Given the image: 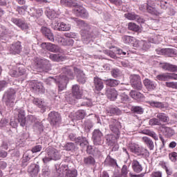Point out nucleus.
Wrapping results in <instances>:
<instances>
[{
  "instance_id": "obj_50",
  "label": "nucleus",
  "mask_w": 177,
  "mask_h": 177,
  "mask_svg": "<svg viewBox=\"0 0 177 177\" xmlns=\"http://www.w3.org/2000/svg\"><path fill=\"white\" fill-rule=\"evenodd\" d=\"M111 74L113 78H118L121 75V71L118 68H113L111 70Z\"/></svg>"
},
{
  "instance_id": "obj_43",
  "label": "nucleus",
  "mask_w": 177,
  "mask_h": 177,
  "mask_svg": "<svg viewBox=\"0 0 177 177\" xmlns=\"http://www.w3.org/2000/svg\"><path fill=\"white\" fill-rule=\"evenodd\" d=\"M105 82L108 86H117L120 84V81L114 79H108Z\"/></svg>"
},
{
  "instance_id": "obj_59",
  "label": "nucleus",
  "mask_w": 177,
  "mask_h": 177,
  "mask_svg": "<svg viewBox=\"0 0 177 177\" xmlns=\"http://www.w3.org/2000/svg\"><path fill=\"white\" fill-rule=\"evenodd\" d=\"M121 176L122 177L128 176V167L127 165H123L121 169Z\"/></svg>"
},
{
  "instance_id": "obj_14",
  "label": "nucleus",
  "mask_w": 177,
  "mask_h": 177,
  "mask_svg": "<svg viewBox=\"0 0 177 177\" xmlns=\"http://www.w3.org/2000/svg\"><path fill=\"white\" fill-rule=\"evenodd\" d=\"M11 21L21 30H28V24L21 19L12 18Z\"/></svg>"
},
{
  "instance_id": "obj_34",
  "label": "nucleus",
  "mask_w": 177,
  "mask_h": 177,
  "mask_svg": "<svg viewBox=\"0 0 177 177\" xmlns=\"http://www.w3.org/2000/svg\"><path fill=\"white\" fill-rule=\"evenodd\" d=\"M104 165H108L109 167H118V165H117V160H114L110 156H108L105 159Z\"/></svg>"
},
{
  "instance_id": "obj_42",
  "label": "nucleus",
  "mask_w": 177,
  "mask_h": 177,
  "mask_svg": "<svg viewBox=\"0 0 177 177\" xmlns=\"http://www.w3.org/2000/svg\"><path fill=\"white\" fill-rule=\"evenodd\" d=\"M158 81H169V73H162L156 76Z\"/></svg>"
},
{
  "instance_id": "obj_16",
  "label": "nucleus",
  "mask_w": 177,
  "mask_h": 177,
  "mask_svg": "<svg viewBox=\"0 0 177 177\" xmlns=\"http://www.w3.org/2000/svg\"><path fill=\"white\" fill-rule=\"evenodd\" d=\"M41 31L43 35H44V37L47 38L48 41H50L51 42H55V36L53 35V33H52L50 29L43 26L41 27Z\"/></svg>"
},
{
  "instance_id": "obj_31",
  "label": "nucleus",
  "mask_w": 177,
  "mask_h": 177,
  "mask_svg": "<svg viewBox=\"0 0 177 177\" xmlns=\"http://www.w3.org/2000/svg\"><path fill=\"white\" fill-rule=\"evenodd\" d=\"M94 86L96 91L100 92V91L104 88L102 79L99 77H94Z\"/></svg>"
},
{
  "instance_id": "obj_11",
  "label": "nucleus",
  "mask_w": 177,
  "mask_h": 177,
  "mask_svg": "<svg viewBox=\"0 0 177 177\" xmlns=\"http://www.w3.org/2000/svg\"><path fill=\"white\" fill-rule=\"evenodd\" d=\"M48 120L50 122L51 125L56 127V125H59V124L62 122V117L59 113L56 111H51L48 114Z\"/></svg>"
},
{
  "instance_id": "obj_41",
  "label": "nucleus",
  "mask_w": 177,
  "mask_h": 177,
  "mask_svg": "<svg viewBox=\"0 0 177 177\" xmlns=\"http://www.w3.org/2000/svg\"><path fill=\"white\" fill-rule=\"evenodd\" d=\"M142 133L145 135H148V136H151V138H153L154 140H158V136H157V133H156L154 131L150 130H144Z\"/></svg>"
},
{
  "instance_id": "obj_23",
  "label": "nucleus",
  "mask_w": 177,
  "mask_h": 177,
  "mask_svg": "<svg viewBox=\"0 0 177 177\" xmlns=\"http://www.w3.org/2000/svg\"><path fill=\"white\" fill-rule=\"evenodd\" d=\"M46 15L50 20H53L57 17H59V12H55V10L50 8L49 7L46 9Z\"/></svg>"
},
{
  "instance_id": "obj_1",
  "label": "nucleus",
  "mask_w": 177,
  "mask_h": 177,
  "mask_svg": "<svg viewBox=\"0 0 177 177\" xmlns=\"http://www.w3.org/2000/svg\"><path fill=\"white\" fill-rule=\"evenodd\" d=\"M74 70L76 74L77 81L80 84H84L86 82V78L85 77V74L84 72L78 68H73L71 66H66L62 68L63 74L60 75V79L58 84V92H62L64 91L67 86V82L68 80H74V73L73 71Z\"/></svg>"
},
{
  "instance_id": "obj_15",
  "label": "nucleus",
  "mask_w": 177,
  "mask_h": 177,
  "mask_svg": "<svg viewBox=\"0 0 177 177\" xmlns=\"http://www.w3.org/2000/svg\"><path fill=\"white\" fill-rule=\"evenodd\" d=\"M16 113L18 115L17 121L21 127H26V112L23 109H17Z\"/></svg>"
},
{
  "instance_id": "obj_8",
  "label": "nucleus",
  "mask_w": 177,
  "mask_h": 177,
  "mask_svg": "<svg viewBox=\"0 0 177 177\" xmlns=\"http://www.w3.org/2000/svg\"><path fill=\"white\" fill-rule=\"evenodd\" d=\"M73 13L77 16V17H81L82 19H88L89 17V13L84 6H80L76 3V6L73 9Z\"/></svg>"
},
{
  "instance_id": "obj_25",
  "label": "nucleus",
  "mask_w": 177,
  "mask_h": 177,
  "mask_svg": "<svg viewBox=\"0 0 177 177\" xmlns=\"http://www.w3.org/2000/svg\"><path fill=\"white\" fill-rule=\"evenodd\" d=\"M147 103L151 107H156V109H160V110H162V109H167V104L165 102L151 100L148 101Z\"/></svg>"
},
{
  "instance_id": "obj_40",
  "label": "nucleus",
  "mask_w": 177,
  "mask_h": 177,
  "mask_svg": "<svg viewBox=\"0 0 177 177\" xmlns=\"http://www.w3.org/2000/svg\"><path fill=\"white\" fill-rule=\"evenodd\" d=\"M49 57L53 62H63L64 60V57L57 54H50Z\"/></svg>"
},
{
  "instance_id": "obj_48",
  "label": "nucleus",
  "mask_w": 177,
  "mask_h": 177,
  "mask_svg": "<svg viewBox=\"0 0 177 177\" xmlns=\"http://www.w3.org/2000/svg\"><path fill=\"white\" fill-rule=\"evenodd\" d=\"M65 149L66 150H67L68 151H76V150H77L78 148H77V147H75V145H74V143L73 142H68L66 144V145L65 146Z\"/></svg>"
},
{
  "instance_id": "obj_52",
  "label": "nucleus",
  "mask_w": 177,
  "mask_h": 177,
  "mask_svg": "<svg viewBox=\"0 0 177 177\" xmlns=\"http://www.w3.org/2000/svg\"><path fill=\"white\" fill-rule=\"evenodd\" d=\"M132 87L137 91H142L143 88V84H142V80H140L133 84H131Z\"/></svg>"
},
{
  "instance_id": "obj_26",
  "label": "nucleus",
  "mask_w": 177,
  "mask_h": 177,
  "mask_svg": "<svg viewBox=\"0 0 177 177\" xmlns=\"http://www.w3.org/2000/svg\"><path fill=\"white\" fill-rule=\"evenodd\" d=\"M35 64L37 68H41V70H45L46 66H49V62L48 60L41 58H37Z\"/></svg>"
},
{
  "instance_id": "obj_29",
  "label": "nucleus",
  "mask_w": 177,
  "mask_h": 177,
  "mask_svg": "<svg viewBox=\"0 0 177 177\" xmlns=\"http://www.w3.org/2000/svg\"><path fill=\"white\" fill-rule=\"evenodd\" d=\"M162 132L165 138H172L175 135V130L171 127H162Z\"/></svg>"
},
{
  "instance_id": "obj_54",
  "label": "nucleus",
  "mask_w": 177,
  "mask_h": 177,
  "mask_svg": "<svg viewBox=\"0 0 177 177\" xmlns=\"http://www.w3.org/2000/svg\"><path fill=\"white\" fill-rule=\"evenodd\" d=\"M124 17L128 19V20H136L139 17L134 13H127L124 15Z\"/></svg>"
},
{
  "instance_id": "obj_12",
  "label": "nucleus",
  "mask_w": 177,
  "mask_h": 177,
  "mask_svg": "<svg viewBox=\"0 0 177 177\" xmlns=\"http://www.w3.org/2000/svg\"><path fill=\"white\" fill-rule=\"evenodd\" d=\"M93 140L95 146H99L103 143V133L99 129H95L93 132Z\"/></svg>"
},
{
  "instance_id": "obj_4",
  "label": "nucleus",
  "mask_w": 177,
  "mask_h": 177,
  "mask_svg": "<svg viewBox=\"0 0 177 177\" xmlns=\"http://www.w3.org/2000/svg\"><path fill=\"white\" fill-rule=\"evenodd\" d=\"M46 155L42 159L44 164H48V162L52 161V160H54L55 161L60 160V152L57 149L49 147L46 149Z\"/></svg>"
},
{
  "instance_id": "obj_49",
  "label": "nucleus",
  "mask_w": 177,
  "mask_h": 177,
  "mask_svg": "<svg viewBox=\"0 0 177 177\" xmlns=\"http://www.w3.org/2000/svg\"><path fill=\"white\" fill-rule=\"evenodd\" d=\"M139 81H141L140 76H139V75H131L130 76V82L131 85L136 84V82H138Z\"/></svg>"
},
{
  "instance_id": "obj_7",
  "label": "nucleus",
  "mask_w": 177,
  "mask_h": 177,
  "mask_svg": "<svg viewBox=\"0 0 177 177\" xmlns=\"http://www.w3.org/2000/svg\"><path fill=\"white\" fill-rule=\"evenodd\" d=\"M72 94L69 95V97L66 98V100L68 102H70V103H75V99H81L82 97V92H81V89H80V86L77 84H75L72 86ZM70 96H73V98H70Z\"/></svg>"
},
{
  "instance_id": "obj_17",
  "label": "nucleus",
  "mask_w": 177,
  "mask_h": 177,
  "mask_svg": "<svg viewBox=\"0 0 177 177\" xmlns=\"http://www.w3.org/2000/svg\"><path fill=\"white\" fill-rule=\"evenodd\" d=\"M143 84L146 89L149 91H154V89H156L157 86V84H156V82H153V80L147 78L143 80Z\"/></svg>"
},
{
  "instance_id": "obj_46",
  "label": "nucleus",
  "mask_w": 177,
  "mask_h": 177,
  "mask_svg": "<svg viewBox=\"0 0 177 177\" xmlns=\"http://www.w3.org/2000/svg\"><path fill=\"white\" fill-rule=\"evenodd\" d=\"M59 27V31H70L71 30V26L64 22L60 23Z\"/></svg>"
},
{
  "instance_id": "obj_39",
  "label": "nucleus",
  "mask_w": 177,
  "mask_h": 177,
  "mask_svg": "<svg viewBox=\"0 0 177 177\" xmlns=\"http://www.w3.org/2000/svg\"><path fill=\"white\" fill-rule=\"evenodd\" d=\"M30 10L32 12H33L32 13V16H33V17H37L38 19V17H41V16H42L44 11H42V9L39 8V9H35L34 8H31Z\"/></svg>"
},
{
  "instance_id": "obj_51",
  "label": "nucleus",
  "mask_w": 177,
  "mask_h": 177,
  "mask_svg": "<svg viewBox=\"0 0 177 177\" xmlns=\"http://www.w3.org/2000/svg\"><path fill=\"white\" fill-rule=\"evenodd\" d=\"M55 41L58 42V44H60V45H63L64 46H66V39L64 37H62L61 35H57L55 37Z\"/></svg>"
},
{
  "instance_id": "obj_28",
  "label": "nucleus",
  "mask_w": 177,
  "mask_h": 177,
  "mask_svg": "<svg viewBox=\"0 0 177 177\" xmlns=\"http://www.w3.org/2000/svg\"><path fill=\"white\" fill-rule=\"evenodd\" d=\"M142 142H144L145 146L147 147L149 150H154V142L152 139L145 136L142 138Z\"/></svg>"
},
{
  "instance_id": "obj_58",
  "label": "nucleus",
  "mask_w": 177,
  "mask_h": 177,
  "mask_svg": "<svg viewBox=\"0 0 177 177\" xmlns=\"http://www.w3.org/2000/svg\"><path fill=\"white\" fill-rule=\"evenodd\" d=\"M128 28L131 31H139V26L133 23H129L128 25Z\"/></svg>"
},
{
  "instance_id": "obj_2",
  "label": "nucleus",
  "mask_w": 177,
  "mask_h": 177,
  "mask_svg": "<svg viewBox=\"0 0 177 177\" xmlns=\"http://www.w3.org/2000/svg\"><path fill=\"white\" fill-rule=\"evenodd\" d=\"M73 23H76L77 26L81 28L82 41L84 44H89L93 38L96 37L93 32L91 30V26L88 24L85 21L81 20L78 18H71Z\"/></svg>"
},
{
  "instance_id": "obj_10",
  "label": "nucleus",
  "mask_w": 177,
  "mask_h": 177,
  "mask_svg": "<svg viewBox=\"0 0 177 177\" xmlns=\"http://www.w3.org/2000/svg\"><path fill=\"white\" fill-rule=\"evenodd\" d=\"M41 48L44 50L53 52V53H63V50H62L59 46L52 43H42Z\"/></svg>"
},
{
  "instance_id": "obj_38",
  "label": "nucleus",
  "mask_w": 177,
  "mask_h": 177,
  "mask_svg": "<svg viewBox=\"0 0 177 177\" xmlns=\"http://www.w3.org/2000/svg\"><path fill=\"white\" fill-rule=\"evenodd\" d=\"M84 162L86 165L93 166L96 164V160H95V158L88 156L84 158Z\"/></svg>"
},
{
  "instance_id": "obj_33",
  "label": "nucleus",
  "mask_w": 177,
  "mask_h": 177,
  "mask_svg": "<svg viewBox=\"0 0 177 177\" xmlns=\"http://www.w3.org/2000/svg\"><path fill=\"white\" fill-rule=\"evenodd\" d=\"M122 41L124 42V44H131L133 46L134 44H136V39L133 37L124 35L122 37Z\"/></svg>"
},
{
  "instance_id": "obj_5",
  "label": "nucleus",
  "mask_w": 177,
  "mask_h": 177,
  "mask_svg": "<svg viewBox=\"0 0 177 177\" xmlns=\"http://www.w3.org/2000/svg\"><path fill=\"white\" fill-rule=\"evenodd\" d=\"M129 148L131 153L140 157H149V156H150L149 150L138 144L131 143L129 145Z\"/></svg>"
},
{
  "instance_id": "obj_47",
  "label": "nucleus",
  "mask_w": 177,
  "mask_h": 177,
  "mask_svg": "<svg viewBox=\"0 0 177 177\" xmlns=\"http://www.w3.org/2000/svg\"><path fill=\"white\" fill-rule=\"evenodd\" d=\"M85 115H86V113L84 110H79L75 113L77 120H83V118H85Z\"/></svg>"
},
{
  "instance_id": "obj_32",
  "label": "nucleus",
  "mask_w": 177,
  "mask_h": 177,
  "mask_svg": "<svg viewBox=\"0 0 177 177\" xmlns=\"http://www.w3.org/2000/svg\"><path fill=\"white\" fill-rule=\"evenodd\" d=\"M106 114L108 115H114L115 114L116 115H120L121 114V110L117 107L110 106L106 109Z\"/></svg>"
},
{
  "instance_id": "obj_9",
  "label": "nucleus",
  "mask_w": 177,
  "mask_h": 177,
  "mask_svg": "<svg viewBox=\"0 0 177 177\" xmlns=\"http://www.w3.org/2000/svg\"><path fill=\"white\" fill-rule=\"evenodd\" d=\"M120 128L121 124L115 119H111L109 122V129L115 135V139L120 138Z\"/></svg>"
},
{
  "instance_id": "obj_37",
  "label": "nucleus",
  "mask_w": 177,
  "mask_h": 177,
  "mask_svg": "<svg viewBox=\"0 0 177 177\" xmlns=\"http://www.w3.org/2000/svg\"><path fill=\"white\" fill-rule=\"evenodd\" d=\"M33 89L36 91L38 93H44L45 88H44V85L41 82L35 83Z\"/></svg>"
},
{
  "instance_id": "obj_61",
  "label": "nucleus",
  "mask_w": 177,
  "mask_h": 177,
  "mask_svg": "<svg viewBox=\"0 0 177 177\" xmlns=\"http://www.w3.org/2000/svg\"><path fill=\"white\" fill-rule=\"evenodd\" d=\"M41 150H42V145H36L31 150H29V151H32V154H33L34 153H39Z\"/></svg>"
},
{
  "instance_id": "obj_22",
  "label": "nucleus",
  "mask_w": 177,
  "mask_h": 177,
  "mask_svg": "<svg viewBox=\"0 0 177 177\" xmlns=\"http://www.w3.org/2000/svg\"><path fill=\"white\" fill-rule=\"evenodd\" d=\"M106 95L109 100H112L113 102L117 99V97L118 96V92H117V90L115 88H108L106 90Z\"/></svg>"
},
{
  "instance_id": "obj_13",
  "label": "nucleus",
  "mask_w": 177,
  "mask_h": 177,
  "mask_svg": "<svg viewBox=\"0 0 177 177\" xmlns=\"http://www.w3.org/2000/svg\"><path fill=\"white\" fill-rule=\"evenodd\" d=\"M69 139L75 142L77 145H80L81 147H85V146L88 145V140H86V138L84 137L76 138L74 134H70Z\"/></svg>"
},
{
  "instance_id": "obj_60",
  "label": "nucleus",
  "mask_w": 177,
  "mask_h": 177,
  "mask_svg": "<svg viewBox=\"0 0 177 177\" xmlns=\"http://www.w3.org/2000/svg\"><path fill=\"white\" fill-rule=\"evenodd\" d=\"M147 12L151 15H157V10H156V8L151 6L149 4L148 7L147 8Z\"/></svg>"
},
{
  "instance_id": "obj_64",
  "label": "nucleus",
  "mask_w": 177,
  "mask_h": 177,
  "mask_svg": "<svg viewBox=\"0 0 177 177\" xmlns=\"http://www.w3.org/2000/svg\"><path fill=\"white\" fill-rule=\"evenodd\" d=\"M151 177H162V171H153L151 173Z\"/></svg>"
},
{
  "instance_id": "obj_19",
  "label": "nucleus",
  "mask_w": 177,
  "mask_h": 177,
  "mask_svg": "<svg viewBox=\"0 0 177 177\" xmlns=\"http://www.w3.org/2000/svg\"><path fill=\"white\" fill-rule=\"evenodd\" d=\"M33 104L37 106L39 109H41L42 113H45L46 110V104L41 98H34L32 100Z\"/></svg>"
},
{
  "instance_id": "obj_18",
  "label": "nucleus",
  "mask_w": 177,
  "mask_h": 177,
  "mask_svg": "<svg viewBox=\"0 0 177 177\" xmlns=\"http://www.w3.org/2000/svg\"><path fill=\"white\" fill-rule=\"evenodd\" d=\"M161 68L165 71H169L170 73H177V66L169 63H163L160 65Z\"/></svg>"
},
{
  "instance_id": "obj_56",
  "label": "nucleus",
  "mask_w": 177,
  "mask_h": 177,
  "mask_svg": "<svg viewBox=\"0 0 177 177\" xmlns=\"http://www.w3.org/2000/svg\"><path fill=\"white\" fill-rule=\"evenodd\" d=\"M33 128L34 129H38L39 132L44 131V125L42 124V123L39 122V121L35 124Z\"/></svg>"
},
{
  "instance_id": "obj_35",
  "label": "nucleus",
  "mask_w": 177,
  "mask_h": 177,
  "mask_svg": "<svg viewBox=\"0 0 177 177\" xmlns=\"http://www.w3.org/2000/svg\"><path fill=\"white\" fill-rule=\"evenodd\" d=\"M156 117L160 122L161 121V122H168L169 121V117L164 113H156Z\"/></svg>"
},
{
  "instance_id": "obj_53",
  "label": "nucleus",
  "mask_w": 177,
  "mask_h": 177,
  "mask_svg": "<svg viewBox=\"0 0 177 177\" xmlns=\"http://www.w3.org/2000/svg\"><path fill=\"white\" fill-rule=\"evenodd\" d=\"M8 34H10L9 30L3 26H0V37H5V35H8Z\"/></svg>"
},
{
  "instance_id": "obj_57",
  "label": "nucleus",
  "mask_w": 177,
  "mask_h": 177,
  "mask_svg": "<svg viewBox=\"0 0 177 177\" xmlns=\"http://www.w3.org/2000/svg\"><path fill=\"white\" fill-rule=\"evenodd\" d=\"M149 125L154 126V125H160L161 122L158 120V118H153L149 120Z\"/></svg>"
},
{
  "instance_id": "obj_6",
  "label": "nucleus",
  "mask_w": 177,
  "mask_h": 177,
  "mask_svg": "<svg viewBox=\"0 0 177 177\" xmlns=\"http://www.w3.org/2000/svg\"><path fill=\"white\" fill-rule=\"evenodd\" d=\"M3 102L8 107H13L16 102V91L12 88L6 92L3 97Z\"/></svg>"
},
{
  "instance_id": "obj_3",
  "label": "nucleus",
  "mask_w": 177,
  "mask_h": 177,
  "mask_svg": "<svg viewBox=\"0 0 177 177\" xmlns=\"http://www.w3.org/2000/svg\"><path fill=\"white\" fill-rule=\"evenodd\" d=\"M56 168V177H63L64 176V172L66 177H77L78 175V171L77 169H73L72 170H68V165H62L55 166Z\"/></svg>"
},
{
  "instance_id": "obj_20",
  "label": "nucleus",
  "mask_w": 177,
  "mask_h": 177,
  "mask_svg": "<svg viewBox=\"0 0 177 177\" xmlns=\"http://www.w3.org/2000/svg\"><path fill=\"white\" fill-rule=\"evenodd\" d=\"M134 48H139V49H142V50H147L149 48H150V45L146 41H136V43L133 44Z\"/></svg>"
},
{
  "instance_id": "obj_45",
  "label": "nucleus",
  "mask_w": 177,
  "mask_h": 177,
  "mask_svg": "<svg viewBox=\"0 0 177 177\" xmlns=\"http://www.w3.org/2000/svg\"><path fill=\"white\" fill-rule=\"evenodd\" d=\"M93 128V123L91 120H86L84 122V131L86 132H91V129Z\"/></svg>"
},
{
  "instance_id": "obj_21",
  "label": "nucleus",
  "mask_w": 177,
  "mask_h": 177,
  "mask_svg": "<svg viewBox=\"0 0 177 177\" xmlns=\"http://www.w3.org/2000/svg\"><path fill=\"white\" fill-rule=\"evenodd\" d=\"M33 157L34 156H32V151L30 150L27 151L22 158V167H27L28 161H30V160H31V158Z\"/></svg>"
},
{
  "instance_id": "obj_63",
  "label": "nucleus",
  "mask_w": 177,
  "mask_h": 177,
  "mask_svg": "<svg viewBox=\"0 0 177 177\" xmlns=\"http://www.w3.org/2000/svg\"><path fill=\"white\" fill-rule=\"evenodd\" d=\"M169 160L172 161V162H176L177 153L171 152L169 154Z\"/></svg>"
},
{
  "instance_id": "obj_62",
  "label": "nucleus",
  "mask_w": 177,
  "mask_h": 177,
  "mask_svg": "<svg viewBox=\"0 0 177 177\" xmlns=\"http://www.w3.org/2000/svg\"><path fill=\"white\" fill-rule=\"evenodd\" d=\"M27 120L28 121H30V122H34L35 124H37L39 120L36 118V117L35 115H28L27 116Z\"/></svg>"
},
{
  "instance_id": "obj_24",
  "label": "nucleus",
  "mask_w": 177,
  "mask_h": 177,
  "mask_svg": "<svg viewBox=\"0 0 177 177\" xmlns=\"http://www.w3.org/2000/svg\"><path fill=\"white\" fill-rule=\"evenodd\" d=\"M20 52H21V43L20 41H17L11 46L10 53L12 55H19Z\"/></svg>"
},
{
  "instance_id": "obj_36",
  "label": "nucleus",
  "mask_w": 177,
  "mask_h": 177,
  "mask_svg": "<svg viewBox=\"0 0 177 177\" xmlns=\"http://www.w3.org/2000/svg\"><path fill=\"white\" fill-rule=\"evenodd\" d=\"M61 3L64 5V6H68L71 8V6H77V1L75 0H61Z\"/></svg>"
},
{
  "instance_id": "obj_55",
  "label": "nucleus",
  "mask_w": 177,
  "mask_h": 177,
  "mask_svg": "<svg viewBox=\"0 0 177 177\" xmlns=\"http://www.w3.org/2000/svg\"><path fill=\"white\" fill-rule=\"evenodd\" d=\"M92 100L84 98L81 106H86V107H91L93 106Z\"/></svg>"
},
{
  "instance_id": "obj_30",
  "label": "nucleus",
  "mask_w": 177,
  "mask_h": 177,
  "mask_svg": "<svg viewBox=\"0 0 177 177\" xmlns=\"http://www.w3.org/2000/svg\"><path fill=\"white\" fill-rule=\"evenodd\" d=\"M131 167L134 172H136V174H140V172L143 171V167H142L140 162L136 160H133Z\"/></svg>"
},
{
  "instance_id": "obj_44",
  "label": "nucleus",
  "mask_w": 177,
  "mask_h": 177,
  "mask_svg": "<svg viewBox=\"0 0 177 177\" xmlns=\"http://www.w3.org/2000/svg\"><path fill=\"white\" fill-rule=\"evenodd\" d=\"M131 111H133V113H135V114H143V113H145V109H143L142 106H133L131 107Z\"/></svg>"
},
{
  "instance_id": "obj_27",
  "label": "nucleus",
  "mask_w": 177,
  "mask_h": 177,
  "mask_svg": "<svg viewBox=\"0 0 177 177\" xmlns=\"http://www.w3.org/2000/svg\"><path fill=\"white\" fill-rule=\"evenodd\" d=\"M28 172L30 174L32 177L37 176L39 172V165L35 164L30 165V167H28Z\"/></svg>"
}]
</instances>
